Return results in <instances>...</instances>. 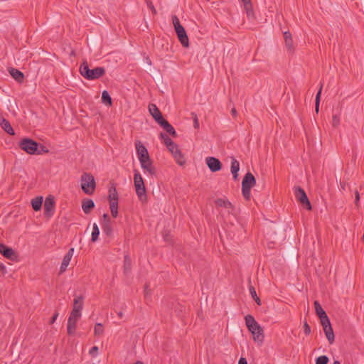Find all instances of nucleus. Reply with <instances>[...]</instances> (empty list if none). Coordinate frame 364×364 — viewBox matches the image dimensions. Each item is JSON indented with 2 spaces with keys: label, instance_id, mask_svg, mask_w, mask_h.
Returning <instances> with one entry per match:
<instances>
[{
  "label": "nucleus",
  "instance_id": "f257e3e1",
  "mask_svg": "<svg viewBox=\"0 0 364 364\" xmlns=\"http://www.w3.org/2000/svg\"><path fill=\"white\" fill-rule=\"evenodd\" d=\"M245 323L248 330L253 336V340L260 344L263 343L264 335V330L261 326L256 321L252 315H247L245 317Z\"/></svg>",
  "mask_w": 364,
  "mask_h": 364
},
{
  "label": "nucleus",
  "instance_id": "f03ea898",
  "mask_svg": "<svg viewBox=\"0 0 364 364\" xmlns=\"http://www.w3.org/2000/svg\"><path fill=\"white\" fill-rule=\"evenodd\" d=\"M79 72L86 80H93L103 76L105 74V69L103 67L90 69L87 60H85L80 65Z\"/></svg>",
  "mask_w": 364,
  "mask_h": 364
},
{
  "label": "nucleus",
  "instance_id": "7ed1b4c3",
  "mask_svg": "<svg viewBox=\"0 0 364 364\" xmlns=\"http://www.w3.org/2000/svg\"><path fill=\"white\" fill-rule=\"evenodd\" d=\"M172 22L175 28V31L176 33L177 37L181 43V45L185 48L189 47V40L187 36L186 31L184 27L181 24L178 18L176 16H172Z\"/></svg>",
  "mask_w": 364,
  "mask_h": 364
},
{
  "label": "nucleus",
  "instance_id": "20e7f679",
  "mask_svg": "<svg viewBox=\"0 0 364 364\" xmlns=\"http://www.w3.org/2000/svg\"><path fill=\"white\" fill-rule=\"evenodd\" d=\"M134 184L136 189V193L139 200L142 202L146 200V191L144 182L141 175L137 170H134Z\"/></svg>",
  "mask_w": 364,
  "mask_h": 364
},
{
  "label": "nucleus",
  "instance_id": "39448f33",
  "mask_svg": "<svg viewBox=\"0 0 364 364\" xmlns=\"http://www.w3.org/2000/svg\"><path fill=\"white\" fill-rule=\"evenodd\" d=\"M255 183L256 180L253 174L247 172L242 181V193L245 200H249L250 199V191Z\"/></svg>",
  "mask_w": 364,
  "mask_h": 364
},
{
  "label": "nucleus",
  "instance_id": "423d86ee",
  "mask_svg": "<svg viewBox=\"0 0 364 364\" xmlns=\"http://www.w3.org/2000/svg\"><path fill=\"white\" fill-rule=\"evenodd\" d=\"M96 183L94 176L90 173H84L81 176V188L87 195H92L95 189Z\"/></svg>",
  "mask_w": 364,
  "mask_h": 364
},
{
  "label": "nucleus",
  "instance_id": "0eeeda50",
  "mask_svg": "<svg viewBox=\"0 0 364 364\" xmlns=\"http://www.w3.org/2000/svg\"><path fill=\"white\" fill-rule=\"evenodd\" d=\"M18 146L27 154L33 155L36 154L38 143L31 139L23 138L20 141Z\"/></svg>",
  "mask_w": 364,
  "mask_h": 364
},
{
  "label": "nucleus",
  "instance_id": "6e6552de",
  "mask_svg": "<svg viewBox=\"0 0 364 364\" xmlns=\"http://www.w3.org/2000/svg\"><path fill=\"white\" fill-rule=\"evenodd\" d=\"M81 314H75L70 313L68 319V325H67V331L68 334L70 336L74 335L76 330V324L80 318L81 317Z\"/></svg>",
  "mask_w": 364,
  "mask_h": 364
},
{
  "label": "nucleus",
  "instance_id": "1a4fd4ad",
  "mask_svg": "<svg viewBox=\"0 0 364 364\" xmlns=\"http://www.w3.org/2000/svg\"><path fill=\"white\" fill-rule=\"evenodd\" d=\"M295 196L297 200L302 205H305L307 210H311V205L310 203V201L304 191L300 187H297L295 189Z\"/></svg>",
  "mask_w": 364,
  "mask_h": 364
},
{
  "label": "nucleus",
  "instance_id": "9d476101",
  "mask_svg": "<svg viewBox=\"0 0 364 364\" xmlns=\"http://www.w3.org/2000/svg\"><path fill=\"white\" fill-rule=\"evenodd\" d=\"M167 149L172 154L178 165L182 166L186 163L183 155L181 154L176 144L173 143L169 146H167Z\"/></svg>",
  "mask_w": 364,
  "mask_h": 364
},
{
  "label": "nucleus",
  "instance_id": "9b49d317",
  "mask_svg": "<svg viewBox=\"0 0 364 364\" xmlns=\"http://www.w3.org/2000/svg\"><path fill=\"white\" fill-rule=\"evenodd\" d=\"M55 208V200L52 196L46 198L44 202V214L46 217L50 218L53 215Z\"/></svg>",
  "mask_w": 364,
  "mask_h": 364
},
{
  "label": "nucleus",
  "instance_id": "f8f14e48",
  "mask_svg": "<svg viewBox=\"0 0 364 364\" xmlns=\"http://www.w3.org/2000/svg\"><path fill=\"white\" fill-rule=\"evenodd\" d=\"M321 324L323 327L326 338L329 343L332 344L334 341L335 336L330 320H326L325 321L321 322Z\"/></svg>",
  "mask_w": 364,
  "mask_h": 364
},
{
  "label": "nucleus",
  "instance_id": "ddd939ff",
  "mask_svg": "<svg viewBox=\"0 0 364 364\" xmlns=\"http://www.w3.org/2000/svg\"><path fill=\"white\" fill-rule=\"evenodd\" d=\"M102 228L103 232L107 236H110L112 234V226L109 216L107 213H105L102 215Z\"/></svg>",
  "mask_w": 364,
  "mask_h": 364
},
{
  "label": "nucleus",
  "instance_id": "4468645a",
  "mask_svg": "<svg viewBox=\"0 0 364 364\" xmlns=\"http://www.w3.org/2000/svg\"><path fill=\"white\" fill-rule=\"evenodd\" d=\"M205 161H206V164H207L208 167L210 168V170L212 172L218 171L222 168L221 162L219 161V159H218L215 157H212V156L207 157L205 159Z\"/></svg>",
  "mask_w": 364,
  "mask_h": 364
},
{
  "label": "nucleus",
  "instance_id": "2eb2a0df",
  "mask_svg": "<svg viewBox=\"0 0 364 364\" xmlns=\"http://www.w3.org/2000/svg\"><path fill=\"white\" fill-rule=\"evenodd\" d=\"M149 111L152 116V117L155 119V121L159 124V122L163 121L164 119L160 112L159 109L154 104H150L149 105Z\"/></svg>",
  "mask_w": 364,
  "mask_h": 364
},
{
  "label": "nucleus",
  "instance_id": "dca6fc26",
  "mask_svg": "<svg viewBox=\"0 0 364 364\" xmlns=\"http://www.w3.org/2000/svg\"><path fill=\"white\" fill-rule=\"evenodd\" d=\"M217 207H223L228 210V213H234L235 207L234 205L227 199L218 198L215 201Z\"/></svg>",
  "mask_w": 364,
  "mask_h": 364
},
{
  "label": "nucleus",
  "instance_id": "f3484780",
  "mask_svg": "<svg viewBox=\"0 0 364 364\" xmlns=\"http://www.w3.org/2000/svg\"><path fill=\"white\" fill-rule=\"evenodd\" d=\"M74 253V248H70L68 252L66 253V255L64 256L63 262L61 263L60 267V273H63L68 266L69 265V263L71 260V258Z\"/></svg>",
  "mask_w": 364,
  "mask_h": 364
},
{
  "label": "nucleus",
  "instance_id": "a211bd4d",
  "mask_svg": "<svg viewBox=\"0 0 364 364\" xmlns=\"http://www.w3.org/2000/svg\"><path fill=\"white\" fill-rule=\"evenodd\" d=\"M84 298L82 296H77L74 299L72 313L81 314L82 309Z\"/></svg>",
  "mask_w": 364,
  "mask_h": 364
},
{
  "label": "nucleus",
  "instance_id": "6ab92c4d",
  "mask_svg": "<svg viewBox=\"0 0 364 364\" xmlns=\"http://www.w3.org/2000/svg\"><path fill=\"white\" fill-rule=\"evenodd\" d=\"M314 304L316 313L317 316L319 317V318L321 320V323L323 321H325L326 320L329 319L326 313L322 309L321 304H319V302L318 301H315Z\"/></svg>",
  "mask_w": 364,
  "mask_h": 364
},
{
  "label": "nucleus",
  "instance_id": "aec40b11",
  "mask_svg": "<svg viewBox=\"0 0 364 364\" xmlns=\"http://www.w3.org/2000/svg\"><path fill=\"white\" fill-rule=\"evenodd\" d=\"M284 38L285 41V46L288 51L292 53L294 52V48L293 45V39L291 33L289 31H285L284 33Z\"/></svg>",
  "mask_w": 364,
  "mask_h": 364
},
{
  "label": "nucleus",
  "instance_id": "412c9836",
  "mask_svg": "<svg viewBox=\"0 0 364 364\" xmlns=\"http://www.w3.org/2000/svg\"><path fill=\"white\" fill-rule=\"evenodd\" d=\"M159 124L161 126L164 128V129L170 135H171L173 137H176L177 134L174 128L167 120L164 119L163 121L159 122Z\"/></svg>",
  "mask_w": 364,
  "mask_h": 364
},
{
  "label": "nucleus",
  "instance_id": "4be33fe9",
  "mask_svg": "<svg viewBox=\"0 0 364 364\" xmlns=\"http://www.w3.org/2000/svg\"><path fill=\"white\" fill-rule=\"evenodd\" d=\"M95 208V203L92 199H84L82 201V209L85 214H89Z\"/></svg>",
  "mask_w": 364,
  "mask_h": 364
},
{
  "label": "nucleus",
  "instance_id": "5701e85b",
  "mask_svg": "<svg viewBox=\"0 0 364 364\" xmlns=\"http://www.w3.org/2000/svg\"><path fill=\"white\" fill-rule=\"evenodd\" d=\"M0 252L4 257L8 259H12L13 256H14L13 249L4 244H0Z\"/></svg>",
  "mask_w": 364,
  "mask_h": 364
},
{
  "label": "nucleus",
  "instance_id": "b1692460",
  "mask_svg": "<svg viewBox=\"0 0 364 364\" xmlns=\"http://www.w3.org/2000/svg\"><path fill=\"white\" fill-rule=\"evenodd\" d=\"M9 72L13 78H14L17 82H22L23 81L24 75L21 71L14 68H10L9 69Z\"/></svg>",
  "mask_w": 364,
  "mask_h": 364
},
{
  "label": "nucleus",
  "instance_id": "393cba45",
  "mask_svg": "<svg viewBox=\"0 0 364 364\" xmlns=\"http://www.w3.org/2000/svg\"><path fill=\"white\" fill-rule=\"evenodd\" d=\"M240 170V164L237 160L232 158L231 161V167L230 171L232 174L233 179L235 181L237 180L238 178V171Z\"/></svg>",
  "mask_w": 364,
  "mask_h": 364
},
{
  "label": "nucleus",
  "instance_id": "a878e982",
  "mask_svg": "<svg viewBox=\"0 0 364 364\" xmlns=\"http://www.w3.org/2000/svg\"><path fill=\"white\" fill-rule=\"evenodd\" d=\"M0 125H1V128L6 132H7L9 134H10V135L15 134L14 129L12 128L10 122L7 119L3 118L1 119V121L0 122Z\"/></svg>",
  "mask_w": 364,
  "mask_h": 364
},
{
  "label": "nucleus",
  "instance_id": "bb28decb",
  "mask_svg": "<svg viewBox=\"0 0 364 364\" xmlns=\"http://www.w3.org/2000/svg\"><path fill=\"white\" fill-rule=\"evenodd\" d=\"M135 146L138 157H144V155L149 154L146 148L143 145V144L140 141H137L135 143Z\"/></svg>",
  "mask_w": 364,
  "mask_h": 364
},
{
  "label": "nucleus",
  "instance_id": "cd10ccee",
  "mask_svg": "<svg viewBox=\"0 0 364 364\" xmlns=\"http://www.w3.org/2000/svg\"><path fill=\"white\" fill-rule=\"evenodd\" d=\"M141 168L144 170V171H147L150 175H155L156 169L152 165L151 160H149V161H145L143 165H141Z\"/></svg>",
  "mask_w": 364,
  "mask_h": 364
},
{
  "label": "nucleus",
  "instance_id": "c85d7f7f",
  "mask_svg": "<svg viewBox=\"0 0 364 364\" xmlns=\"http://www.w3.org/2000/svg\"><path fill=\"white\" fill-rule=\"evenodd\" d=\"M109 203L118 202V193L116 188L112 185L109 189Z\"/></svg>",
  "mask_w": 364,
  "mask_h": 364
},
{
  "label": "nucleus",
  "instance_id": "c756f323",
  "mask_svg": "<svg viewBox=\"0 0 364 364\" xmlns=\"http://www.w3.org/2000/svg\"><path fill=\"white\" fill-rule=\"evenodd\" d=\"M43 203V197H37L31 200L32 208L34 210L38 211L41 209Z\"/></svg>",
  "mask_w": 364,
  "mask_h": 364
},
{
  "label": "nucleus",
  "instance_id": "7c9ffc66",
  "mask_svg": "<svg viewBox=\"0 0 364 364\" xmlns=\"http://www.w3.org/2000/svg\"><path fill=\"white\" fill-rule=\"evenodd\" d=\"M102 102L107 105L111 106L112 104V98L107 90H104L102 93Z\"/></svg>",
  "mask_w": 364,
  "mask_h": 364
},
{
  "label": "nucleus",
  "instance_id": "2f4dec72",
  "mask_svg": "<svg viewBox=\"0 0 364 364\" xmlns=\"http://www.w3.org/2000/svg\"><path fill=\"white\" fill-rule=\"evenodd\" d=\"M131 269H132L131 259H129V257L127 255H126L124 257V274H127L128 273H129L131 272Z\"/></svg>",
  "mask_w": 364,
  "mask_h": 364
},
{
  "label": "nucleus",
  "instance_id": "473e14b6",
  "mask_svg": "<svg viewBox=\"0 0 364 364\" xmlns=\"http://www.w3.org/2000/svg\"><path fill=\"white\" fill-rule=\"evenodd\" d=\"M99 235H100L99 228L96 223H94L93 227H92V237H91L92 242H96L98 240Z\"/></svg>",
  "mask_w": 364,
  "mask_h": 364
},
{
  "label": "nucleus",
  "instance_id": "72a5a7b5",
  "mask_svg": "<svg viewBox=\"0 0 364 364\" xmlns=\"http://www.w3.org/2000/svg\"><path fill=\"white\" fill-rule=\"evenodd\" d=\"M109 208L112 216L114 218H117L118 215V202L109 203Z\"/></svg>",
  "mask_w": 364,
  "mask_h": 364
},
{
  "label": "nucleus",
  "instance_id": "f704fd0d",
  "mask_svg": "<svg viewBox=\"0 0 364 364\" xmlns=\"http://www.w3.org/2000/svg\"><path fill=\"white\" fill-rule=\"evenodd\" d=\"M249 290H250V295L252 296V299L255 301V302L257 303V305L260 306L262 304L261 300L257 296L255 287L252 286H250L249 288Z\"/></svg>",
  "mask_w": 364,
  "mask_h": 364
},
{
  "label": "nucleus",
  "instance_id": "c9c22d12",
  "mask_svg": "<svg viewBox=\"0 0 364 364\" xmlns=\"http://www.w3.org/2000/svg\"><path fill=\"white\" fill-rule=\"evenodd\" d=\"M322 87H323V84L321 83L320 88L316 94V96L315 111L316 113H318L319 111V103H320V98H321Z\"/></svg>",
  "mask_w": 364,
  "mask_h": 364
},
{
  "label": "nucleus",
  "instance_id": "e433bc0d",
  "mask_svg": "<svg viewBox=\"0 0 364 364\" xmlns=\"http://www.w3.org/2000/svg\"><path fill=\"white\" fill-rule=\"evenodd\" d=\"M160 137L164 140V142L166 144V147L169 146L171 144L174 143L173 140L166 134L161 133Z\"/></svg>",
  "mask_w": 364,
  "mask_h": 364
},
{
  "label": "nucleus",
  "instance_id": "4c0bfd02",
  "mask_svg": "<svg viewBox=\"0 0 364 364\" xmlns=\"http://www.w3.org/2000/svg\"><path fill=\"white\" fill-rule=\"evenodd\" d=\"M103 332H104L103 326L100 323H96V325L95 326V328H94L95 335L100 336L103 333Z\"/></svg>",
  "mask_w": 364,
  "mask_h": 364
},
{
  "label": "nucleus",
  "instance_id": "58836bf2",
  "mask_svg": "<svg viewBox=\"0 0 364 364\" xmlns=\"http://www.w3.org/2000/svg\"><path fill=\"white\" fill-rule=\"evenodd\" d=\"M329 361L328 358L326 355H321L316 360V364H328Z\"/></svg>",
  "mask_w": 364,
  "mask_h": 364
},
{
  "label": "nucleus",
  "instance_id": "ea45409f",
  "mask_svg": "<svg viewBox=\"0 0 364 364\" xmlns=\"http://www.w3.org/2000/svg\"><path fill=\"white\" fill-rule=\"evenodd\" d=\"M48 152V149L45 146L38 144L36 154H42Z\"/></svg>",
  "mask_w": 364,
  "mask_h": 364
},
{
  "label": "nucleus",
  "instance_id": "a19ab883",
  "mask_svg": "<svg viewBox=\"0 0 364 364\" xmlns=\"http://www.w3.org/2000/svg\"><path fill=\"white\" fill-rule=\"evenodd\" d=\"M340 124V117L337 114L333 115L332 117V126L335 128L338 127Z\"/></svg>",
  "mask_w": 364,
  "mask_h": 364
},
{
  "label": "nucleus",
  "instance_id": "79ce46f5",
  "mask_svg": "<svg viewBox=\"0 0 364 364\" xmlns=\"http://www.w3.org/2000/svg\"><path fill=\"white\" fill-rule=\"evenodd\" d=\"M191 115H192V117H193V127L195 129H198L199 128V122H198V117L196 115V114L195 113H191Z\"/></svg>",
  "mask_w": 364,
  "mask_h": 364
},
{
  "label": "nucleus",
  "instance_id": "37998d69",
  "mask_svg": "<svg viewBox=\"0 0 364 364\" xmlns=\"http://www.w3.org/2000/svg\"><path fill=\"white\" fill-rule=\"evenodd\" d=\"M138 159L141 165H143V164L145 163V161H149V160L151 159L149 154L144 155V157L139 156L138 157Z\"/></svg>",
  "mask_w": 364,
  "mask_h": 364
},
{
  "label": "nucleus",
  "instance_id": "c03bdc74",
  "mask_svg": "<svg viewBox=\"0 0 364 364\" xmlns=\"http://www.w3.org/2000/svg\"><path fill=\"white\" fill-rule=\"evenodd\" d=\"M146 3L147 6L151 10L153 14L154 15L156 14V10L154 6L153 5L152 2L149 0H146Z\"/></svg>",
  "mask_w": 364,
  "mask_h": 364
},
{
  "label": "nucleus",
  "instance_id": "a18cd8bd",
  "mask_svg": "<svg viewBox=\"0 0 364 364\" xmlns=\"http://www.w3.org/2000/svg\"><path fill=\"white\" fill-rule=\"evenodd\" d=\"M304 331L306 335H309L311 333V327L309 326L306 321H305L304 323Z\"/></svg>",
  "mask_w": 364,
  "mask_h": 364
},
{
  "label": "nucleus",
  "instance_id": "49530a36",
  "mask_svg": "<svg viewBox=\"0 0 364 364\" xmlns=\"http://www.w3.org/2000/svg\"><path fill=\"white\" fill-rule=\"evenodd\" d=\"M355 204L357 207H359L360 194L358 190L355 191Z\"/></svg>",
  "mask_w": 364,
  "mask_h": 364
},
{
  "label": "nucleus",
  "instance_id": "de8ad7c7",
  "mask_svg": "<svg viewBox=\"0 0 364 364\" xmlns=\"http://www.w3.org/2000/svg\"><path fill=\"white\" fill-rule=\"evenodd\" d=\"M97 352H98V347L97 346H93L92 348H90V350L89 351V353L92 356H95L97 354Z\"/></svg>",
  "mask_w": 364,
  "mask_h": 364
},
{
  "label": "nucleus",
  "instance_id": "09e8293b",
  "mask_svg": "<svg viewBox=\"0 0 364 364\" xmlns=\"http://www.w3.org/2000/svg\"><path fill=\"white\" fill-rule=\"evenodd\" d=\"M245 9L246 10L247 15L248 16H253L252 6H251L250 7L249 6L245 7Z\"/></svg>",
  "mask_w": 364,
  "mask_h": 364
},
{
  "label": "nucleus",
  "instance_id": "8fccbe9b",
  "mask_svg": "<svg viewBox=\"0 0 364 364\" xmlns=\"http://www.w3.org/2000/svg\"><path fill=\"white\" fill-rule=\"evenodd\" d=\"M58 315H59V314L57 311L53 314V316H52V318H51V319L50 321V324H53L55 321V320L57 319Z\"/></svg>",
  "mask_w": 364,
  "mask_h": 364
},
{
  "label": "nucleus",
  "instance_id": "3c124183",
  "mask_svg": "<svg viewBox=\"0 0 364 364\" xmlns=\"http://www.w3.org/2000/svg\"><path fill=\"white\" fill-rule=\"evenodd\" d=\"M340 186H341V189L342 191H346V188L348 186V183L343 181V182L340 183Z\"/></svg>",
  "mask_w": 364,
  "mask_h": 364
},
{
  "label": "nucleus",
  "instance_id": "603ef678",
  "mask_svg": "<svg viewBox=\"0 0 364 364\" xmlns=\"http://www.w3.org/2000/svg\"><path fill=\"white\" fill-rule=\"evenodd\" d=\"M242 1L244 4V7L252 6L251 0H242Z\"/></svg>",
  "mask_w": 364,
  "mask_h": 364
},
{
  "label": "nucleus",
  "instance_id": "864d4df0",
  "mask_svg": "<svg viewBox=\"0 0 364 364\" xmlns=\"http://www.w3.org/2000/svg\"><path fill=\"white\" fill-rule=\"evenodd\" d=\"M238 364H247V360H246V359H245V358H241L239 360Z\"/></svg>",
  "mask_w": 364,
  "mask_h": 364
},
{
  "label": "nucleus",
  "instance_id": "5fc2aeb1",
  "mask_svg": "<svg viewBox=\"0 0 364 364\" xmlns=\"http://www.w3.org/2000/svg\"><path fill=\"white\" fill-rule=\"evenodd\" d=\"M231 113L232 114L233 117H236L237 115V110L235 108H232V110H231Z\"/></svg>",
  "mask_w": 364,
  "mask_h": 364
},
{
  "label": "nucleus",
  "instance_id": "6e6d98bb",
  "mask_svg": "<svg viewBox=\"0 0 364 364\" xmlns=\"http://www.w3.org/2000/svg\"><path fill=\"white\" fill-rule=\"evenodd\" d=\"M119 318H122L124 316L123 313L122 311H119L118 314H117Z\"/></svg>",
  "mask_w": 364,
  "mask_h": 364
},
{
  "label": "nucleus",
  "instance_id": "4d7b16f0",
  "mask_svg": "<svg viewBox=\"0 0 364 364\" xmlns=\"http://www.w3.org/2000/svg\"><path fill=\"white\" fill-rule=\"evenodd\" d=\"M333 364H341V363L338 360H335Z\"/></svg>",
  "mask_w": 364,
  "mask_h": 364
},
{
  "label": "nucleus",
  "instance_id": "13d9d810",
  "mask_svg": "<svg viewBox=\"0 0 364 364\" xmlns=\"http://www.w3.org/2000/svg\"><path fill=\"white\" fill-rule=\"evenodd\" d=\"M134 364H144V363L141 361H136Z\"/></svg>",
  "mask_w": 364,
  "mask_h": 364
},
{
  "label": "nucleus",
  "instance_id": "bf43d9fd",
  "mask_svg": "<svg viewBox=\"0 0 364 364\" xmlns=\"http://www.w3.org/2000/svg\"><path fill=\"white\" fill-rule=\"evenodd\" d=\"M0 269H4V266L2 264H0Z\"/></svg>",
  "mask_w": 364,
  "mask_h": 364
}]
</instances>
